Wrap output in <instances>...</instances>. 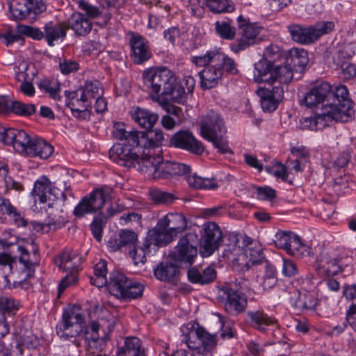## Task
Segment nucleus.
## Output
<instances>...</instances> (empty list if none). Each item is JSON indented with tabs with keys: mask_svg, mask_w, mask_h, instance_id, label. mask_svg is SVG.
<instances>
[{
	"mask_svg": "<svg viewBox=\"0 0 356 356\" xmlns=\"http://www.w3.org/2000/svg\"><path fill=\"white\" fill-rule=\"evenodd\" d=\"M188 332L185 334V341L189 348L203 355H209L216 345V337L211 335L199 325L193 324L187 327Z\"/></svg>",
	"mask_w": 356,
	"mask_h": 356,
	"instance_id": "12",
	"label": "nucleus"
},
{
	"mask_svg": "<svg viewBox=\"0 0 356 356\" xmlns=\"http://www.w3.org/2000/svg\"><path fill=\"white\" fill-rule=\"evenodd\" d=\"M238 27L243 30L242 38L231 44L232 50L234 52L245 49L256 42L257 36L261 31V27L257 24H251L248 19L239 15L237 18Z\"/></svg>",
	"mask_w": 356,
	"mask_h": 356,
	"instance_id": "20",
	"label": "nucleus"
},
{
	"mask_svg": "<svg viewBox=\"0 0 356 356\" xmlns=\"http://www.w3.org/2000/svg\"><path fill=\"white\" fill-rule=\"evenodd\" d=\"M103 93V88L97 80L86 81L76 90L65 92L67 99V104L73 115L83 119L89 115L92 101L102 96Z\"/></svg>",
	"mask_w": 356,
	"mask_h": 356,
	"instance_id": "7",
	"label": "nucleus"
},
{
	"mask_svg": "<svg viewBox=\"0 0 356 356\" xmlns=\"http://www.w3.org/2000/svg\"><path fill=\"white\" fill-rule=\"evenodd\" d=\"M15 351L17 356H23L22 346L28 349H35L40 344L39 339L29 330L20 332L16 337Z\"/></svg>",
	"mask_w": 356,
	"mask_h": 356,
	"instance_id": "34",
	"label": "nucleus"
},
{
	"mask_svg": "<svg viewBox=\"0 0 356 356\" xmlns=\"http://www.w3.org/2000/svg\"><path fill=\"white\" fill-rule=\"evenodd\" d=\"M222 291L227 296L225 309L228 312L238 314L245 310L247 300L244 295L236 293L233 287L227 286H223Z\"/></svg>",
	"mask_w": 356,
	"mask_h": 356,
	"instance_id": "27",
	"label": "nucleus"
},
{
	"mask_svg": "<svg viewBox=\"0 0 356 356\" xmlns=\"http://www.w3.org/2000/svg\"><path fill=\"white\" fill-rule=\"evenodd\" d=\"M132 118L140 127L147 130H149L158 121L159 115L150 111L137 108L132 113Z\"/></svg>",
	"mask_w": 356,
	"mask_h": 356,
	"instance_id": "36",
	"label": "nucleus"
},
{
	"mask_svg": "<svg viewBox=\"0 0 356 356\" xmlns=\"http://www.w3.org/2000/svg\"><path fill=\"white\" fill-rule=\"evenodd\" d=\"M100 319L96 323L102 322V317L105 319V330L111 332L113 329L116 317L112 314L109 310L104 308L102 309ZM63 327L60 328L61 337L65 339L75 338L82 333L84 334L86 329L93 322L85 327L84 318L79 307L74 305L70 306L63 312Z\"/></svg>",
	"mask_w": 356,
	"mask_h": 356,
	"instance_id": "6",
	"label": "nucleus"
},
{
	"mask_svg": "<svg viewBox=\"0 0 356 356\" xmlns=\"http://www.w3.org/2000/svg\"><path fill=\"white\" fill-rule=\"evenodd\" d=\"M19 251L21 254L17 260L8 254H0V286L10 284V273L19 282L25 281L33 275L35 267L39 265L40 259L37 249L33 250L31 256L24 248L20 247Z\"/></svg>",
	"mask_w": 356,
	"mask_h": 356,
	"instance_id": "4",
	"label": "nucleus"
},
{
	"mask_svg": "<svg viewBox=\"0 0 356 356\" xmlns=\"http://www.w3.org/2000/svg\"><path fill=\"white\" fill-rule=\"evenodd\" d=\"M29 135L24 130L0 127V141L6 145H11L22 155L29 144Z\"/></svg>",
	"mask_w": 356,
	"mask_h": 356,
	"instance_id": "22",
	"label": "nucleus"
},
{
	"mask_svg": "<svg viewBox=\"0 0 356 356\" xmlns=\"http://www.w3.org/2000/svg\"><path fill=\"white\" fill-rule=\"evenodd\" d=\"M217 33L223 39L232 40L235 36V29L225 22L217 21L215 24Z\"/></svg>",
	"mask_w": 356,
	"mask_h": 356,
	"instance_id": "55",
	"label": "nucleus"
},
{
	"mask_svg": "<svg viewBox=\"0 0 356 356\" xmlns=\"http://www.w3.org/2000/svg\"><path fill=\"white\" fill-rule=\"evenodd\" d=\"M28 67L27 63H21L18 66L19 72L16 74V79L22 82L19 87L20 91L27 96H32L35 92V88L33 84L28 81L29 76L26 72Z\"/></svg>",
	"mask_w": 356,
	"mask_h": 356,
	"instance_id": "41",
	"label": "nucleus"
},
{
	"mask_svg": "<svg viewBox=\"0 0 356 356\" xmlns=\"http://www.w3.org/2000/svg\"><path fill=\"white\" fill-rule=\"evenodd\" d=\"M170 144L174 147L186 149L195 154H201L204 151V147L201 142L187 131L176 133L172 137Z\"/></svg>",
	"mask_w": 356,
	"mask_h": 356,
	"instance_id": "25",
	"label": "nucleus"
},
{
	"mask_svg": "<svg viewBox=\"0 0 356 356\" xmlns=\"http://www.w3.org/2000/svg\"><path fill=\"white\" fill-rule=\"evenodd\" d=\"M297 304L298 307L304 309L314 310L318 304V300L313 294L306 293L302 298L299 299Z\"/></svg>",
	"mask_w": 356,
	"mask_h": 356,
	"instance_id": "62",
	"label": "nucleus"
},
{
	"mask_svg": "<svg viewBox=\"0 0 356 356\" xmlns=\"http://www.w3.org/2000/svg\"><path fill=\"white\" fill-rule=\"evenodd\" d=\"M143 79L144 86L149 92L151 97L167 96L178 104L186 102V91L179 85L175 75L166 67L150 68L143 72Z\"/></svg>",
	"mask_w": 356,
	"mask_h": 356,
	"instance_id": "2",
	"label": "nucleus"
},
{
	"mask_svg": "<svg viewBox=\"0 0 356 356\" xmlns=\"http://www.w3.org/2000/svg\"><path fill=\"white\" fill-rule=\"evenodd\" d=\"M264 290L272 289L277 283L276 270L269 264L266 265L264 275L258 280Z\"/></svg>",
	"mask_w": 356,
	"mask_h": 356,
	"instance_id": "49",
	"label": "nucleus"
},
{
	"mask_svg": "<svg viewBox=\"0 0 356 356\" xmlns=\"http://www.w3.org/2000/svg\"><path fill=\"white\" fill-rule=\"evenodd\" d=\"M308 54L302 49L293 48L289 51L286 58V66L291 69H302L308 63Z\"/></svg>",
	"mask_w": 356,
	"mask_h": 356,
	"instance_id": "35",
	"label": "nucleus"
},
{
	"mask_svg": "<svg viewBox=\"0 0 356 356\" xmlns=\"http://www.w3.org/2000/svg\"><path fill=\"white\" fill-rule=\"evenodd\" d=\"M105 323L103 316L101 323H92L85 330L84 337L88 343L89 356H108L99 353V351H102L104 348L106 338L109 333L105 330Z\"/></svg>",
	"mask_w": 356,
	"mask_h": 356,
	"instance_id": "14",
	"label": "nucleus"
},
{
	"mask_svg": "<svg viewBox=\"0 0 356 356\" xmlns=\"http://www.w3.org/2000/svg\"><path fill=\"white\" fill-rule=\"evenodd\" d=\"M207 60L217 64L221 69L223 67L226 71L232 74L237 73V69L234 60L220 53L218 50L207 52Z\"/></svg>",
	"mask_w": 356,
	"mask_h": 356,
	"instance_id": "37",
	"label": "nucleus"
},
{
	"mask_svg": "<svg viewBox=\"0 0 356 356\" xmlns=\"http://www.w3.org/2000/svg\"><path fill=\"white\" fill-rule=\"evenodd\" d=\"M332 96L330 101L333 100L332 103L337 104L343 103L346 100H351L349 97V92L346 86L343 85L337 86L333 92L331 91Z\"/></svg>",
	"mask_w": 356,
	"mask_h": 356,
	"instance_id": "57",
	"label": "nucleus"
},
{
	"mask_svg": "<svg viewBox=\"0 0 356 356\" xmlns=\"http://www.w3.org/2000/svg\"><path fill=\"white\" fill-rule=\"evenodd\" d=\"M283 51L277 44H270L266 47L263 58L254 65V80L257 83H288L293 79L291 68L277 64L284 59Z\"/></svg>",
	"mask_w": 356,
	"mask_h": 356,
	"instance_id": "3",
	"label": "nucleus"
},
{
	"mask_svg": "<svg viewBox=\"0 0 356 356\" xmlns=\"http://www.w3.org/2000/svg\"><path fill=\"white\" fill-rule=\"evenodd\" d=\"M76 3L79 8L84 11L86 15L90 18H95L101 13L98 7L92 5L86 0H77Z\"/></svg>",
	"mask_w": 356,
	"mask_h": 356,
	"instance_id": "63",
	"label": "nucleus"
},
{
	"mask_svg": "<svg viewBox=\"0 0 356 356\" xmlns=\"http://www.w3.org/2000/svg\"><path fill=\"white\" fill-rule=\"evenodd\" d=\"M207 6L211 11L216 13H229L234 9L230 0H207Z\"/></svg>",
	"mask_w": 356,
	"mask_h": 356,
	"instance_id": "50",
	"label": "nucleus"
},
{
	"mask_svg": "<svg viewBox=\"0 0 356 356\" xmlns=\"http://www.w3.org/2000/svg\"><path fill=\"white\" fill-rule=\"evenodd\" d=\"M354 103L352 100H346L343 103H330L323 105L322 114L325 117L326 122H347L355 118Z\"/></svg>",
	"mask_w": 356,
	"mask_h": 356,
	"instance_id": "17",
	"label": "nucleus"
},
{
	"mask_svg": "<svg viewBox=\"0 0 356 356\" xmlns=\"http://www.w3.org/2000/svg\"><path fill=\"white\" fill-rule=\"evenodd\" d=\"M200 254L204 257L211 255L222 241V233L215 222L204 224L201 236Z\"/></svg>",
	"mask_w": 356,
	"mask_h": 356,
	"instance_id": "19",
	"label": "nucleus"
},
{
	"mask_svg": "<svg viewBox=\"0 0 356 356\" xmlns=\"http://www.w3.org/2000/svg\"><path fill=\"white\" fill-rule=\"evenodd\" d=\"M216 277L215 269L208 266L200 272L195 268H191L188 270V277L190 282L201 284H208L213 282Z\"/></svg>",
	"mask_w": 356,
	"mask_h": 356,
	"instance_id": "39",
	"label": "nucleus"
},
{
	"mask_svg": "<svg viewBox=\"0 0 356 356\" xmlns=\"http://www.w3.org/2000/svg\"><path fill=\"white\" fill-rule=\"evenodd\" d=\"M112 189L102 187L93 190L85 195L75 207L74 214L76 218H82L86 214H92L100 211L111 197Z\"/></svg>",
	"mask_w": 356,
	"mask_h": 356,
	"instance_id": "10",
	"label": "nucleus"
},
{
	"mask_svg": "<svg viewBox=\"0 0 356 356\" xmlns=\"http://www.w3.org/2000/svg\"><path fill=\"white\" fill-rule=\"evenodd\" d=\"M200 131L202 136L211 142L220 153H232L227 140L222 135L225 129L223 120L218 113L210 111L204 116L200 123Z\"/></svg>",
	"mask_w": 356,
	"mask_h": 356,
	"instance_id": "8",
	"label": "nucleus"
},
{
	"mask_svg": "<svg viewBox=\"0 0 356 356\" xmlns=\"http://www.w3.org/2000/svg\"><path fill=\"white\" fill-rule=\"evenodd\" d=\"M265 170L277 178H280L284 181H286L288 172L286 168L282 164L276 162L272 166H266Z\"/></svg>",
	"mask_w": 356,
	"mask_h": 356,
	"instance_id": "64",
	"label": "nucleus"
},
{
	"mask_svg": "<svg viewBox=\"0 0 356 356\" xmlns=\"http://www.w3.org/2000/svg\"><path fill=\"white\" fill-rule=\"evenodd\" d=\"M35 107L32 104H24L19 101H14L12 113L18 115L27 116L35 113Z\"/></svg>",
	"mask_w": 356,
	"mask_h": 356,
	"instance_id": "58",
	"label": "nucleus"
},
{
	"mask_svg": "<svg viewBox=\"0 0 356 356\" xmlns=\"http://www.w3.org/2000/svg\"><path fill=\"white\" fill-rule=\"evenodd\" d=\"M248 315L254 323V326L261 331H264L266 327L273 325L276 322L273 318L261 311L249 312Z\"/></svg>",
	"mask_w": 356,
	"mask_h": 356,
	"instance_id": "45",
	"label": "nucleus"
},
{
	"mask_svg": "<svg viewBox=\"0 0 356 356\" xmlns=\"http://www.w3.org/2000/svg\"><path fill=\"white\" fill-rule=\"evenodd\" d=\"M31 197L33 201L31 209L37 213H42L44 204V176H42L37 180L31 193Z\"/></svg>",
	"mask_w": 356,
	"mask_h": 356,
	"instance_id": "38",
	"label": "nucleus"
},
{
	"mask_svg": "<svg viewBox=\"0 0 356 356\" xmlns=\"http://www.w3.org/2000/svg\"><path fill=\"white\" fill-rule=\"evenodd\" d=\"M286 252L294 257H303L311 254V248L302 243L300 238L295 234Z\"/></svg>",
	"mask_w": 356,
	"mask_h": 356,
	"instance_id": "47",
	"label": "nucleus"
},
{
	"mask_svg": "<svg viewBox=\"0 0 356 356\" xmlns=\"http://www.w3.org/2000/svg\"><path fill=\"white\" fill-rule=\"evenodd\" d=\"M196 238L193 233L185 234L179 240L177 245L170 253V257L176 261L191 264L197 254L195 244L193 243Z\"/></svg>",
	"mask_w": 356,
	"mask_h": 356,
	"instance_id": "18",
	"label": "nucleus"
},
{
	"mask_svg": "<svg viewBox=\"0 0 356 356\" xmlns=\"http://www.w3.org/2000/svg\"><path fill=\"white\" fill-rule=\"evenodd\" d=\"M60 90V84L57 79H51L46 83V93L56 102L61 99Z\"/></svg>",
	"mask_w": 356,
	"mask_h": 356,
	"instance_id": "60",
	"label": "nucleus"
},
{
	"mask_svg": "<svg viewBox=\"0 0 356 356\" xmlns=\"http://www.w3.org/2000/svg\"><path fill=\"white\" fill-rule=\"evenodd\" d=\"M178 273V267L170 262H163L154 269L155 277L161 281H170Z\"/></svg>",
	"mask_w": 356,
	"mask_h": 356,
	"instance_id": "43",
	"label": "nucleus"
},
{
	"mask_svg": "<svg viewBox=\"0 0 356 356\" xmlns=\"http://www.w3.org/2000/svg\"><path fill=\"white\" fill-rule=\"evenodd\" d=\"M66 35L65 29L62 24L54 26H46V40L49 46L55 45V42L63 40Z\"/></svg>",
	"mask_w": 356,
	"mask_h": 356,
	"instance_id": "48",
	"label": "nucleus"
},
{
	"mask_svg": "<svg viewBox=\"0 0 356 356\" xmlns=\"http://www.w3.org/2000/svg\"><path fill=\"white\" fill-rule=\"evenodd\" d=\"M207 54L202 56H195L193 60L197 65L204 66V68L199 72L201 80V86L204 89L213 88L218 83L222 76V70L215 63L207 60Z\"/></svg>",
	"mask_w": 356,
	"mask_h": 356,
	"instance_id": "16",
	"label": "nucleus"
},
{
	"mask_svg": "<svg viewBox=\"0 0 356 356\" xmlns=\"http://www.w3.org/2000/svg\"><path fill=\"white\" fill-rule=\"evenodd\" d=\"M65 198L64 193L55 186V183L46 177V227L49 231H55L63 226L65 218L60 209V197Z\"/></svg>",
	"mask_w": 356,
	"mask_h": 356,
	"instance_id": "9",
	"label": "nucleus"
},
{
	"mask_svg": "<svg viewBox=\"0 0 356 356\" xmlns=\"http://www.w3.org/2000/svg\"><path fill=\"white\" fill-rule=\"evenodd\" d=\"M269 88H259L257 91L258 95L260 97L261 106L264 111H274L279 102L282 99L284 96V89L280 83Z\"/></svg>",
	"mask_w": 356,
	"mask_h": 356,
	"instance_id": "24",
	"label": "nucleus"
},
{
	"mask_svg": "<svg viewBox=\"0 0 356 356\" xmlns=\"http://www.w3.org/2000/svg\"><path fill=\"white\" fill-rule=\"evenodd\" d=\"M175 238V234L159 219L154 228L149 232V238L147 240L151 245L154 243L157 246H162L171 243Z\"/></svg>",
	"mask_w": 356,
	"mask_h": 356,
	"instance_id": "29",
	"label": "nucleus"
},
{
	"mask_svg": "<svg viewBox=\"0 0 356 356\" xmlns=\"http://www.w3.org/2000/svg\"><path fill=\"white\" fill-rule=\"evenodd\" d=\"M129 280L122 273L115 271L111 273L109 281L107 280L106 285H107L108 290L111 295L120 298L125 288L127 287Z\"/></svg>",
	"mask_w": 356,
	"mask_h": 356,
	"instance_id": "32",
	"label": "nucleus"
},
{
	"mask_svg": "<svg viewBox=\"0 0 356 356\" xmlns=\"http://www.w3.org/2000/svg\"><path fill=\"white\" fill-rule=\"evenodd\" d=\"M149 195L151 199L157 204H171L174 200L175 197L172 193L154 189L150 191Z\"/></svg>",
	"mask_w": 356,
	"mask_h": 356,
	"instance_id": "54",
	"label": "nucleus"
},
{
	"mask_svg": "<svg viewBox=\"0 0 356 356\" xmlns=\"http://www.w3.org/2000/svg\"><path fill=\"white\" fill-rule=\"evenodd\" d=\"M243 242L246 243L245 248H243V252L235 259V262L241 270H248L251 266L261 262L264 257L259 244L252 243L248 237L243 239Z\"/></svg>",
	"mask_w": 356,
	"mask_h": 356,
	"instance_id": "21",
	"label": "nucleus"
},
{
	"mask_svg": "<svg viewBox=\"0 0 356 356\" xmlns=\"http://www.w3.org/2000/svg\"><path fill=\"white\" fill-rule=\"evenodd\" d=\"M44 148V140L43 138L37 136L30 137L29 144L26 146V149L22 155L42 159Z\"/></svg>",
	"mask_w": 356,
	"mask_h": 356,
	"instance_id": "42",
	"label": "nucleus"
},
{
	"mask_svg": "<svg viewBox=\"0 0 356 356\" xmlns=\"http://www.w3.org/2000/svg\"><path fill=\"white\" fill-rule=\"evenodd\" d=\"M10 18L15 21H22L28 16L33 17L43 12V0H12L9 3Z\"/></svg>",
	"mask_w": 356,
	"mask_h": 356,
	"instance_id": "15",
	"label": "nucleus"
},
{
	"mask_svg": "<svg viewBox=\"0 0 356 356\" xmlns=\"http://www.w3.org/2000/svg\"><path fill=\"white\" fill-rule=\"evenodd\" d=\"M120 140L127 142V145L125 143L115 144L109 151L110 159L120 165L138 168V162L140 160L142 149L130 145L124 139Z\"/></svg>",
	"mask_w": 356,
	"mask_h": 356,
	"instance_id": "13",
	"label": "nucleus"
},
{
	"mask_svg": "<svg viewBox=\"0 0 356 356\" xmlns=\"http://www.w3.org/2000/svg\"><path fill=\"white\" fill-rule=\"evenodd\" d=\"M119 243L118 248L122 246L134 245L138 239L137 234L131 230L123 229L119 233Z\"/></svg>",
	"mask_w": 356,
	"mask_h": 356,
	"instance_id": "56",
	"label": "nucleus"
},
{
	"mask_svg": "<svg viewBox=\"0 0 356 356\" xmlns=\"http://www.w3.org/2000/svg\"><path fill=\"white\" fill-rule=\"evenodd\" d=\"M143 291V286L137 282H134L131 280H129L127 287L123 293V295L120 298L123 299H134L140 297Z\"/></svg>",
	"mask_w": 356,
	"mask_h": 356,
	"instance_id": "52",
	"label": "nucleus"
},
{
	"mask_svg": "<svg viewBox=\"0 0 356 356\" xmlns=\"http://www.w3.org/2000/svg\"><path fill=\"white\" fill-rule=\"evenodd\" d=\"M293 40L301 44H310L314 42L312 29L310 27H302L298 24H293L288 26Z\"/></svg>",
	"mask_w": 356,
	"mask_h": 356,
	"instance_id": "40",
	"label": "nucleus"
},
{
	"mask_svg": "<svg viewBox=\"0 0 356 356\" xmlns=\"http://www.w3.org/2000/svg\"><path fill=\"white\" fill-rule=\"evenodd\" d=\"M113 135L116 140L124 139L130 145L141 149V157H147L162 153L160 145L164 137L161 131L150 133L136 130L127 131L124 124L118 122L114 124Z\"/></svg>",
	"mask_w": 356,
	"mask_h": 356,
	"instance_id": "5",
	"label": "nucleus"
},
{
	"mask_svg": "<svg viewBox=\"0 0 356 356\" xmlns=\"http://www.w3.org/2000/svg\"><path fill=\"white\" fill-rule=\"evenodd\" d=\"M67 24L77 35H86L92 29V23L79 12H75L70 16Z\"/></svg>",
	"mask_w": 356,
	"mask_h": 356,
	"instance_id": "33",
	"label": "nucleus"
},
{
	"mask_svg": "<svg viewBox=\"0 0 356 356\" xmlns=\"http://www.w3.org/2000/svg\"><path fill=\"white\" fill-rule=\"evenodd\" d=\"M94 277L90 278V282L92 285L97 287H102L107 284V268L106 262L104 260H101L98 262L94 268Z\"/></svg>",
	"mask_w": 356,
	"mask_h": 356,
	"instance_id": "46",
	"label": "nucleus"
},
{
	"mask_svg": "<svg viewBox=\"0 0 356 356\" xmlns=\"http://www.w3.org/2000/svg\"><path fill=\"white\" fill-rule=\"evenodd\" d=\"M334 28V24L332 22H319L315 26H311L314 41L318 40L321 35L329 33Z\"/></svg>",
	"mask_w": 356,
	"mask_h": 356,
	"instance_id": "53",
	"label": "nucleus"
},
{
	"mask_svg": "<svg viewBox=\"0 0 356 356\" xmlns=\"http://www.w3.org/2000/svg\"><path fill=\"white\" fill-rule=\"evenodd\" d=\"M117 356H145V354L138 338L127 337L118 347Z\"/></svg>",
	"mask_w": 356,
	"mask_h": 356,
	"instance_id": "31",
	"label": "nucleus"
},
{
	"mask_svg": "<svg viewBox=\"0 0 356 356\" xmlns=\"http://www.w3.org/2000/svg\"><path fill=\"white\" fill-rule=\"evenodd\" d=\"M161 220L176 237L179 234L184 232L188 227L187 220L181 213H169Z\"/></svg>",
	"mask_w": 356,
	"mask_h": 356,
	"instance_id": "30",
	"label": "nucleus"
},
{
	"mask_svg": "<svg viewBox=\"0 0 356 356\" xmlns=\"http://www.w3.org/2000/svg\"><path fill=\"white\" fill-rule=\"evenodd\" d=\"M60 270L67 273L59 284V293L63 292L69 286L77 281L76 274L79 270L80 258L72 251H64L53 260Z\"/></svg>",
	"mask_w": 356,
	"mask_h": 356,
	"instance_id": "11",
	"label": "nucleus"
},
{
	"mask_svg": "<svg viewBox=\"0 0 356 356\" xmlns=\"http://www.w3.org/2000/svg\"><path fill=\"white\" fill-rule=\"evenodd\" d=\"M138 169L149 179H172L184 175L191 188L213 190L218 188L213 179L201 177L196 172L191 174L190 166L183 163L164 161L161 154L141 157L138 162Z\"/></svg>",
	"mask_w": 356,
	"mask_h": 356,
	"instance_id": "1",
	"label": "nucleus"
},
{
	"mask_svg": "<svg viewBox=\"0 0 356 356\" xmlns=\"http://www.w3.org/2000/svg\"><path fill=\"white\" fill-rule=\"evenodd\" d=\"M322 114V108L321 111L314 117L305 118L300 121V126L302 130L317 131L323 128L326 124L325 117Z\"/></svg>",
	"mask_w": 356,
	"mask_h": 356,
	"instance_id": "44",
	"label": "nucleus"
},
{
	"mask_svg": "<svg viewBox=\"0 0 356 356\" xmlns=\"http://www.w3.org/2000/svg\"><path fill=\"white\" fill-rule=\"evenodd\" d=\"M294 236L295 234L292 232H278L275 235L274 243L277 248L286 251Z\"/></svg>",
	"mask_w": 356,
	"mask_h": 356,
	"instance_id": "59",
	"label": "nucleus"
},
{
	"mask_svg": "<svg viewBox=\"0 0 356 356\" xmlns=\"http://www.w3.org/2000/svg\"><path fill=\"white\" fill-rule=\"evenodd\" d=\"M315 269L322 277H330L337 275L341 270L336 258H332L327 254H321L316 259Z\"/></svg>",
	"mask_w": 356,
	"mask_h": 356,
	"instance_id": "28",
	"label": "nucleus"
},
{
	"mask_svg": "<svg viewBox=\"0 0 356 356\" xmlns=\"http://www.w3.org/2000/svg\"><path fill=\"white\" fill-rule=\"evenodd\" d=\"M152 99L158 102L168 113L179 115L181 111L180 108L172 105L170 102H176L172 99H168L167 96L164 97H153Z\"/></svg>",
	"mask_w": 356,
	"mask_h": 356,
	"instance_id": "61",
	"label": "nucleus"
},
{
	"mask_svg": "<svg viewBox=\"0 0 356 356\" xmlns=\"http://www.w3.org/2000/svg\"><path fill=\"white\" fill-rule=\"evenodd\" d=\"M332 96L331 86L327 82H322L315 85L306 94L304 101L307 107H317L330 104V97Z\"/></svg>",
	"mask_w": 356,
	"mask_h": 356,
	"instance_id": "23",
	"label": "nucleus"
},
{
	"mask_svg": "<svg viewBox=\"0 0 356 356\" xmlns=\"http://www.w3.org/2000/svg\"><path fill=\"white\" fill-rule=\"evenodd\" d=\"M131 58L134 63L141 64L151 57V52L144 38L132 34L129 40Z\"/></svg>",
	"mask_w": 356,
	"mask_h": 356,
	"instance_id": "26",
	"label": "nucleus"
},
{
	"mask_svg": "<svg viewBox=\"0 0 356 356\" xmlns=\"http://www.w3.org/2000/svg\"><path fill=\"white\" fill-rule=\"evenodd\" d=\"M151 244L147 239L142 246H134L129 254L136 265L144 264L146 261V253L149 252Z\"/></svg>",
	"mask_w": 356,
	"mask_h": 356,
	"instance_id": "51",
	"label": "nucleus"
}]
</instances>
